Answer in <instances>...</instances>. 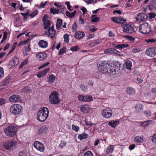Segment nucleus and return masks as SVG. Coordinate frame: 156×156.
I'll return each instance as SVG.
<instances>
[{
  "mask_svg": "<svg viewBox=\"0 0 156 156\" xmlns=\"http://www.w3.org/2000/svg\"><path fill=\"white\" fill-rule=\"evenodd\" d=\"M20 97L17 95H13L9 98V101L11 102L14 103L17 102L19 101Z\"/></svg>",
  "mask_w": 156,
  "mask_h": 156,
  "instance_id": "14",
  "label": "nucleus"
},
{
  "mask_svg": "<svg viewBox=\"0 0 156 156\" xmlns=\"http://www.w3.org/2000/svg\"><path fill=\"white\" fill-rule=\"evenodd\" d=\"M79 48L78 46H75L71 48L70 49V50L73 51H76L79 49Z\"/></svg>",
  "mask_w": 156,
  "mask_h": 156,
  "instance_id": "54",
  "label": "nucleus"
},
{
  "mask_svg": "<svg viewBox=\"0 0 156 156\" xmlns=\"http://www.w3.org/2000/svg\"><path fill=\"white\" fill-rule=\"evenodd\" d=\"M49 70V68H47L44 70L42 72L40 73H38L37 75V76L38 78H40L44 76L47 73Z\"/></svg>",
  "mask_w": 156,
  "mask_h": 156,
  "instance_id": "25",
  "label": "nucleus"
},
{
  "mask_svg": "<svg viewBox=\"0 0 156 156\" xmlns=\"http://www.w3.org/2000/svg\"><path fill=\"white\" fill-rule=\"evenodd\" d=\"M134 140L137 144L142 143L144 141V136H136L135 137Z\"/></svg>",
  "mask_w": 156,
  "mask_h": 156,
  "instance_id": "20",
  "label": "nucleus"
},
{
  "mask_svg": "<svg viewBox=\"0 0 156 156\" xmlns=\"http://www.w3.org/2000/svg\"><path fill=\"white\" fill-rule=\"evenodd\" d=\"M111 20H112L114 22L116 23H121L120 21H122L123 22H125L126 21V20L125 19H123L121 17H114L112 18H111Z\"/></svg>",
  "mask_w": 156,
  "mask_h": 156,
  "instance_id": "21",
  "label": "nucleus"
},
{
  "mask_svg": "<svg viewBox=\"0 0 156 156\" xmlns=\"http://www.w3.org/2000/svg\"><path fill=\"white\" fill-rule=\"evenodd\" d=\"M83 156H94L92 153L90 151H86L84 153Z\"/></svg>",
  "mask_w": 156,
  "mask_h": 156,
  "instance_id": "42",
  "label": "nucleus"
},
{
  "mask_svg": "<svg viewBox=\"0 0 156 156\" xmlns=\"http://www.w3.org/2000/svg\"><path fill=\"white\" fill-rule=\"evenodd\" d=\"M58 93L56 91H53L51 92L49 96V101L50 103L53 104H57L60 101L59 98Z\"/></svg>",
  "mask_w": 156,
  "mask_h": 156,
  "instance_id": "3",
  "label": "nucleus"
},
{
  "mask_svg": "<svg viewBox=\"0 0 156 156\" xmlns=\"http://www.w3.org/2000/svg\"><path fill=\"white\" fill-rule=\"evenodd\" d=\"M125 64L126 69L130 70L132 66L131 62L130 60H127L126 61Z\"/></svg>",
  "mask_w": 156,
  "mask_h": 156,
  "instance_id": "28",
  "label": "nucleus"
},
{
  "mask_svg": "<svg viewBox=\"0 0 156 156\" xmlns=\"http://www.w3.org/2000/svg\"><path fill=\"white\" fill-rule=\"evenodd\" d=\"M34 147L41 152H43L44 150V146L43 144L38 141H35L34 143Z\"/></svg>",
  "mask_w": 156,
  "mask_h": 156,
  "instance_id": "9",
  "label": "nucleus"
},
{
  "mask_svg": "<svg viewBox=\"0 0 156 156\" xmlns=\"http://www.w3.org/2000/svg\"><path fill=\"white\" fill-rule=\"evenodd\" d=\"M59 12L58 9H57L54 8H51L50 9V12L51 13H53V14H58Z\"/></svg>",
  "mask_w": 156,
  "mask_h": 156,
  "instance_id": "38",
  "label": "nucleus"
},
{
  "mask_svg": "<svg viewBox=\"0 0 156 156\" xmlns=\"http://www.w3.org/2000/svg\"><path fill=\"white\" fill-rule=\"evenodd\" d=\"M76 13V11H75L71 13L68 11H67L66 12V14L68 17L69 18H72L75 16Z\"/></svg>",
  "mask_w": 156,
  "mask_h": 156,
  "instance_id": "29",
  "label": "nucleus"
},
{
  "mask_svg": "<svg viewBox=\"0 0 156 156\" xmlns=\"http://www.w3.org/2000/svg\"><path fill=\"white\" fill-rule=\"evenodd\" d=\"M151 140L153 142L156 143V133L152 136Z\"/></svg>",
  "mask_w": 156,
  "mask_h": 156,
  "instance_id": "53",
  "label": "nucleus"
},
{
  "mask_svg": "<svg viewBox=\"0 0 156 156\" xmlns=\"http://www.w3.org/2000/svg\"><path fill=\"white\" fill-rule=\"evenodd\" d=\"M84 35V32L78 31L75 33V37L76 39H80L82 38Z\"/></svg>",
  "mask_w": 156,
  "mask_h": 156,
  "instance_id": "18",
  "label": "nucleus"
},
{
  "mask_svg": "<svg viewBox=\"0 0 156 156\" xmlns=\"http://www.w3.org/2000/svg\"><path fill=\"white\" fill-rule=\"evenodd\" d=\"M31 91V90L28 87H25L22 89V91L25 93H30Z\"/></svg>",
  "mask_w": 156,
  "mask_h": 156,
  "instance_id": "37",
  "label": "nucleus"
},
{
  "mask_svg": "<svg viewBox=\"0 0 156 156\" xmlns=\"http://www.w3.org/2000/svg\"><path fill=\"white\" fill-rule=\"evenodd\" d=\"M65 4L67 5L68 9L70 11H72L73 10L71 9L70 8L71 6L70 5L69 2H66Z\"/></svg>",
  "mask_w": 156,
  "mask_h": 156,
  "instance_id": "51",
  "label": "nucleus"
},
{
  "mask_svg": "<svg viewBox=\"0 0 156 156\" xmlns=\"http://www.w3.org/2000/svg\"><path fill=\"white\" fill-rule=\"evenodd\" d=\"M55 77L53 74H51L49 76L48 82L49 83H52L55 79Z\"/></svg>",
  "mask_w": 156,
  "mask_h": 156,
  "instance_id": "33",
  "label": "nucleus"
},
{
  "mask_svg": "<svg viewBox=\"0 0 156 156\" xmlns=\"http://www.w3.org/2000/svg\"><path fill=\"white\" fill-rule=\"evenodd\" d=\"M48 36L50 37L53 38L55 34V31L54 30V26H52L48 30Z\"/></svg>",
  "mask_w": 156,
  "mask_h": 156,
  "instance_id": "16",
  "label": "nucleus"
},
{
  "mask_svg": "<svg viewBox=\"0 0 156 156\" xmlns=\"http://www.w3.org/2000/svg\"><path fill=\"white\" fill-rule=\"evenodd\" d=\"M28 62V61L27 60H25L23 61L20 64V68H21L23 66L26 65Z\"/></svg>",
  "mask_w": 156,
  "mask_h": 156,
  "instance_id": "49",
  "label": "nucleus"
},
{
  "mask_svg": "<svg viewBox=\"0 0 156 156\" xmlns=\"http://www.w3.org/2000/svg\"><path fill=\"white\" fill-rule=\"evenodd\" d=\"M135 147V144H133L130 145L129 147V149L130 150H133Z\"/></svg>",
  "mask_w": 156,
  "mask_h": 156,
  "instance_id": "58",
  "label": "nucleus"
},
{
  "mask_svg": "<svg viewBox=\"0 0 156 156\" xmlns=\"http://www.w3.org/2000/svg\"><path fill=\"white\" fill-rule=\"evenodd\" d=\"M47 54L44 52H41L36 55L37 58L39 60L42 61L45 59L47 57Z\"/></svg>",
  "mask_w": 156,
  "mask_h": 156,
  "instance_id": "15",
  "label": "nucleus"
},
{
  "mask_svg": "<svg viewBox=\"0 0 156 156\" xmlns=\"http://www.w3.org/2000/svg\"><path fill=\"white\" fill-rule=\"evenodd\" d=\"M66 144V142L64 141H62L60 144L59 145V147L61 148L63 147H65Z\"/></svg>",
  "mask_w": 156,
  "mask_h": 156,
  "instance_id": "47",
  "label": "nucleus"
},
{
  "mask_svg": "<svg viewBox=\"0 0 156 156\" xmlns=\"http://www.w3.org/2000/svg\"><path fill=\"white\" fill-rule=\"evenodd\" d=\"M38 12L37 10H35L33 11L30 15V16L31 17L33 18L37 14Z\"/></svg>",
  "mask_w": 156,
  "mask_h": 156,
  "instance_id": "41",
  "label": "nucleus"
},
{
  "mask_svg": "<svg viewBox=\"0 0 156 156\" xmlns=\"http://www.w3.org/2000/svg\"><path fill=\"white\" fill-rule=\"evenodd\" d=\"M22 107L18 104H14L12 105L9 109L10 112L13 114L16 115L22 112Z\"/></svg>",
  "mask_w": 156,
  "mask_h": 156,
  "instance_id": "6",
  "label": "nucleus"
},
{
  "mask_svg": "<svg viewBox=\"0 0 156 156\" xmlns=\"http://www.w3.org/2000/svg\"><path fill=\"white\" fill-rule=\"evenodd\" d=\"M47 2V1L45 2L44 3L42 2L41 3L40 7L42 8H44V6L46 5Z\"/></svg>",
  "mask_w": 156,
  "mask_h": 156,
  "instance_id": "59",
  "label": "nucleus"
},
{
  "mask_svg": "<svg viewBox=\"0 0 156 156\" xmlns=\"http://www.w3.org/2000/svg\"><path fill=\"white\" fill-rule=\"evenodd\" d=\"M87 135V134L86 133H83L82 134L79 135L78 137L79 139L82 140L86 138Z\"/></svg>",
  "mask_w": 156,
  "mask_h": 156,
  "instance_id": "36",
  "label": "nucleus"
},
{
  "mask_svg": "<svg viewBox=\"0 0 156 156\" xmlns=\"http://www.w3.org/2000/svg\"><path fill=\"white\" fill-rule=\"evenodd\" d=\"M135 112H140L143 110V106L140 104H138L135 106Z\"/></svg>",
  "mask_w": 156,
  "mask_h": 156,
  "instance_id": "24",
  "label": "nucleus"
},
{
  "mask_svg": "<svg viewBox=\"0 0 156 156\" xmlns=\"http://www.w3.org/2000/svg\"><path fill=\"white\" fill-rule=\"evenodd\" d=\"M97 30V29L95 27H92L90 28V30L92 32H94L96 31Z\"/></svg>",
  "mask_w": 156,
  "mask_h": 156,
  "instance_id": "62",
  "label": "nucleus"
},
{
  "mask_svg": "<svg viewBox=\"0 0 156 156\" xmlns=\"http://www.w3.org/2000/svg\"><path fill=\"white\" fill-rule=\"evenodd\" d=\"M12 62L13 63V64L14 65H17L19 63V60L16 58H15L14 59H13Z\"/></svg>",
  "mask_w": 156,
  "mask_h": 156,
  "instance_id": "40",
  "label": "nucleus"
},
{
  "mask_svg": "<svg viewBox=\"0 0 156 156\" xmlns=\"http://www.w3.org/2000/svg\"><path fill=\"white\" fill-rule=\"evenodd\" d=\"M17 143L16 141L13 140H10L5 143L3 146L5 149L11 150L14 148L17 145Z\"/></svg>",
  "mask_w": 156,
  "mask_h": 156,
  "instance_id": "7",
  "label": "nucleus"
},
{
  "mask_svg": "<svg viewBox=\"0 0 156 156\" xmlns=\"http://www.w3.org/2000/svg\"><path fill=\"white\" fill-rule=\"evenodd\" d=\"M139 50L137 48L134 49L132 51V52L134 53H137L138 52H139Z\"/></svg>",
  "mask_w": 156,
  "mask_h": 156,
  "instance_id": "64",
  "label": "nucleus"
},
{
  "mask_svg": "<svg viewBox=\"0 0 156 156\" xmlns=\"http://www.w3.org/2000/svg\"><path fill=\"white\" fill-rule=\"evenodd\" d=\"M104 52L105 53L117 54L119 52V51L115 49L111 48L105 50L104 51Z\"/></svg>",
  "mask_w": 156,
  "mask_h": 156,
  "instance_id": "22",
  "label": "nucleus"
},
{
  "mask_svg": "<svg viewBox=\"0 0 156 156\" xmlns=\"http://www.w3.org/2000/svg\"><path fill=\"white\" fill-rule=\"evenodd\" d=\"M126 92L129 94H133L135 93V90L133 88H128L126 90Z\"/></svg>",
  "mask_w": 156,
  "mask_h": 156,
  "instance_id": "30",
  "label": "nucleus"
},
{
  "mask_svg": "<svg viewBox=\"0 0 156 156\" xmlns=\"http://www.w3.org/2000/svg\"><path fill=\"white\" fill-rule=\"evenodd\" d=\"M72 129L73 130L75 131L76 132H77L79 129V127L76 126L74 124H73L72 126Z\"/></svg>",
  "mask_w": 156,
  "mask_h": 156,
  "instance_id": "46",
  "label": "nucleus"
},
{
  "mask_svg": "<svg viewBox=\"0 0 156 156\" xmlns=\"http://www.w3.org/2000/svg\"><path fill=\"white\" fill-rule=\"evenodd\" d=\"M19 156H26L25 152L24 151H20L19 153Z\"/></svg>",
  "mask_w": 156,
  "mask_h": 156,
  "instance_id": "57",
  "label": "nucleus"
},
{
  "mask_svg": "<svg viewBox=\"0 0 156 156\" xmlns=\"http://www.w3.org/2000/svg\"><path fill=\"white\" fill-rule=\"evenodd\" d=\"M66 51V47H63L62 48V49H60L59 53V55H61L64 53H65Z\"/></svg>",
  "mask_w": 156,
  "mask_h": 156,
  "instance_id": "43",
  "label": "nucleus"
},
{
  "mask_svg": "<svg viewBox=\"0 0 156 156\" xmlns=\"http://www.w3.org/2000/svg\"><path fill=\"white\" fill-rule=\"evenodd\" d=\"M137 16L135 17V19L137 21L139 22L144 21L147 18V15L144 13L138 14Z\"/></svg>",
  "mask_w": 156,
  "mask_h": 156,
  "instance_id": "11",
  "label": "nucleus"
},
{
  "mask_svg": "<svg viewBox=\"0 0 156 156\" xmlns=\"http://www.w3.org/2000/svg\"><path fill=\"white\" fill-rule=\"evenodd\" d=\"M119 120H112L109 122L108 123L109 126L113 128H115L119 124Z\"/></svg>",
  "mask_w": 156,
  "mask_h": 156,
  "instance_id": "19",
  "label": "nucleus"
},
{
  "mask_svg": "<svg viewBox=\"0 0 156 156\" xmlns=\"http://www.w3.org/2000/svg\"><path fill=\"white\" fill-rule=\"evenodd\" d=\"M103 116L106 118H110L112 115V111L110 108H107L103 109L101 112Z\"/></svg>",
  "mask_w": 156,
  "mask_h": 156,
  "instance_id": "8",
  "label": "nucleus"
},
{
  "mask_svg": "<svg viewBox=\"0 0 156 156\" xmlns=\"http://www.w3.org/2000/svg\"><path fill=\"white\" fill-rule=\"evenodd\" d=\"M80 88L81 90L84 92H86L87 90V87L83 85H81L80 87Z\"/></svg>",
  "mask_w": 156,
  "mask_h": 156,
  "instance_id": "52",
  "label": "nucleus"
},
{
  "mask_svg": "<svg viewBox=\"0 0 156 156\" xmlns=\"http://www.w3.org/2000/svg\"><path fill=\"white\" fill-rule=\"evenodd\" d=\"M114 147L113 146H109L106 149V152L107 154H110L112 153L114 150Z\"/></svg>",
  "mask_w": 156,
  "mask_h": 156,
  "instance_id": "35",
  "label": "nucleus"
},
{
  "mask_svg": "<svg viewBox=\"0 0 156 156\" xmlns=\"http://www.w3.org/2000/svg\"><path fill=\"white\" fill-rule=\"evenodd\" d=\"M17 131L16 128L14 126H10L4 130L5 134L9 136L12 137L15 135Z\"/></svg>",
  "mask_w": 156,
  "mask_h": 156,
  "instance_id": "5",
  "label": "nucleus"
},
{
  "mask_svg": "<svg viewBox=\"0 0 156 156\" xmlns=\"http://www.w3.org/2000/svg\"><path fill=\"white\" fill-rule=\"evenodd\" d=\"M50 64V63L49 62H46L44 64L42 65V66H40L39 67L38 69H42L44 67H46L47 66H48L49 65V64Z\"/></svg>",
  "mask_w": 156,
  "mask_h": 156,
  "instance_id": "48",
  "label": "nucleus"
},
{
  "mask_svg": "<svg viewBox=\"0 0 156 156\" xmlns=\"http://www.w3.org/2000/svg\"><path fill=\"white\" fill-rule=\"evenodd\" d=\"M145 115L147 117H150L151 115V112L150 110H147L144 112Z\"/></svg>",
  "mask_w": 156,
  "mask_h": 156,
  "instance_id": "39",
  "label": "nucleus"
},
{
  "mask_svg": "<svg viewBox=\"0 0 156 156\" xmlns=\"http://www.w3.org/2000/svg\"><path fill=\"white\" fill-rule=\"evenodd\" d=\"M139 31L142 34H148L151 31V26L146 23H142L140 26Z\"/></svg>",
  "mask_w": 156,
  "mask_h": 156,
  "instance_id": "4",
  "label": "nucleus"
},
{
  "mask_svg": "<svg viewBox=\"0 0 156 156\" xmlns=\"http://www.w3.org/2000/svg\"><path fill=\"white\" fill-rule=\"evenodd\" d=\"M48 113V109L47 108H41L37 113V119L41 122H44L47 118Z\"/></svg>",
  "mask_w": 156,
  "mask_h": 156,
  "instance_id": "2",
  "label": "nucleus"
},
{
  "mask_svg": "<svg viewBox=\"0 0 156 156\" xmlns=\"http://www.w3.org/2000/svg\"><path fill=\"white\" fill-rule=\"evenodd\" d=\"M48 130V128L46 126H42L39 128L38 131V133L40 134L44 133L46 132Z\"/></svg>",
  "mask_w": 156,
  "mask_h": 156,
  "instance_id": "23",
  "label": "nucleus"
},
{
  "mask_svg": "<svg viewBox=\"0 0 156 156\" xmlns=\"http://www.w3.org/2000/svg\"><path fill=\"white\" fill-rule=\"evenodd\" d=\"M5 103V100L3 98H0V106L4 104Z\"/></svg>",
  "mask_w": 156,
  "mask_h": 156,
  "instance_id": "55",
  "label": "nucleus"
},
{
  "mask_svg": "<svg viewBox=\"0 0 156 156\" xmlns=\"http://www.w3.org/2000/svg\"><path fill=\"white\" fill-rule=\"evenodd\" d=\"M95 43V42L94 41H92L89 44V46L91 47H94L96 45V43Z\"/></svg>",
  "mask_w": 156,
  "mask_h": 156,
  "instance_id": "50",
  "label": "nucleus"
},
{
  "mask_svg": "<svg viewBox=\"0 0 156 156\" xmlns=\"http://www.w3.org/2000/svg\"><path fill=\"white\" fill-rule=\"evenodd\" d=\"M123 29L124 32L128 34L132 33L135 31L134 26L131 25H127L124 27Z\"/></svg>",
  "mask_w": 156,
  "mask_h": 156,
  "instance_id": "12",
  "label": "nucleus"
},
{
  "mask_svg": "<svg viewBox=\"0 0 156 156\" xmlns=\"http://www.w3.org/2000/svg\"><path fill=\"white\" fill-rule=\"evenodd\" d=\"M38 45L41 48H45L47 47L48 43L46 41L41 40L39 41Z\"/></svg>",
  "mask_w": 156,
  "mask_h": 156,
  "instance_id": "17",
  "label": "nucleus"
},
{
  "mask_svg": "<svg viewBox=\"0 0 156 156\" xmlns=\"http://www.w3.org/2000/svg\"><path fill=\"white\" fill-rule=\"evenodd\" d=\"M62 25V20L60 19H58L56 24V28L58 30L59 29Z\"/></svg>",
  "mask_w": 156,
  "mask_h": 156,
  "instance_id": "27",
  "label": "nucleus"
},
{
  "mask_svg": "<svg viewBox=\"0 0 156 156\" xmlns=\"http://www.w3.org/2000/svg\"><path fill=\"white\" fill-rule=\"evenodd\" d=\"M81 111L83 112L86 113H87L89 110L88 106L87 105L81 106L80 108Z\"/></svg>",
  "mask_w": 156,
  "mask_h": 156,
  "instance_id": "26",
  "label": "nucleus"
},
{
  "mask_svg": "<svg viewBox=\"0 0 156 156\" xmlns=\"http://www.w3.org/2000/svg\"><path fill=\"white\" fill-rule=\"evenodd\" d=\"M151 122V120L146 121L144 122H142L140 124V126L144 127H146Z\"/></svg>",
  "mask_w": 156,
  "mask_h": 156,
  "instance_id": "34",
  "label": "nucleus"
},
{
  "mask_svg": "<svg viewBox=\"0 0 156 156\" xmlns=\"http://www.w3.org/2000/svg\"><path fill=\"white\" fill-rule=\"evenodd\" d=\"M100 19L99 18H98L97 17H94V18H93L92 19V20L91 21L92 22H97L99 21V20Z\"/></svg>",
  "mask_w": 156,
  "mask_h": 156,
  "instance_id": "56",
  "label": "nucleus"
},
{
  "mask_svg": "<svg viewBox=\"0 0 156 156\" xmlns=\"http://www.w3.org/2000/svg\"><path fill=\"white\" fill-rule=\"evenodd\" d=\"M145 54L150 57H154L156 55V48L154 47L147 49L145 51Z\"/></svg>",
  "mask_w": 156,
  "mask_h": 156,
  "instance_id": "10",
  "label": "nucleus"
},
{
  "mask_svg": "<svg viewBox=\"0 0 156 156\" xmlns=\"http://www.w3.org/2000/svg\"><path fill=\"white\" fill-rule=\"evenodd\" d=\"M4 72L3 69L2 67H0V79L4 76Z\"/></svg>",
  "mask_w": 156,
  "mask_h": 156,
  "instance_id": "44",
  "label": "nucleus"
},
{
  "mask_svg": "<svg viewBox=\"0 0 156 156\" xmlns=\"http://www.w3.org/2000/svg\"><path fill=\"white\" fill-rule=\"evenodd\" d=\"M43 22L44 25V29H47L48 28L49 29V28H51L50 27L51 22L49 20H48L44 21Z\"/></svg>",
  "mask_w": 156,
  "mask_h": 156,
  "instance_id": "31",
  "label": "nucleus"
},
{
  "mask_svg": "<svg viewBox=\"0 0 156 156\" xmlns=\"http://www.w3.org/2000/svg\"><path fill=\"white\" fill-rule=\"evenodd\" d=\"M64 38L65 42L67 43L69 42V40L68 35L67 34H65L64 36Z\"/></svg>",
  "mask_w": 156,
  "mask_h": 156,
  "instance_id": "45",
  "label": "nucleus"
},
{
  "mask_svg": "<svg viewBox=\"0 0 156 156\" xmlns=\"http://www.w3.org/2000/svg\"><path fill=\"white\" fill-rule=\"evenodd\" d=\"M96 45L97 44H99L101 42V40L98 39L94 41Z\"/></svg>",
  "mask_w": 156,
  "mask_h": 156,
  "instance_id": "60",
  "label": "nucleus"
},
{
  "mask_svg": "<svg viewBox=\"0 0 156 156\" xmlns=\"http://www.w3.org/2000/svg\"><path fill=\"white\" fill-rule=\"evenodd\" d=\"M156 41V40L155 39H154L153 38L151 39H150L146 41L148 43L150 42H153Z\"/></svg>",
  "mask_w": 156,
  "mask_h": 156,
  "instance_id": "61",
  "label": "nucleus"
},
{
  "mask_svg": "<svg viewBox=\"0 0 156 156\" xmlns=\"http://www.w3.org/2000/svg\"><path fill=\"white\" fill-rule=\"evenodd\" d=\"M98 70L102 73H106L110 75H119L122 73L124 67L118 62L110 66L105 61L99 62L97 64Z\"/></svg>",
  "mask_w": 156,
  "mask_h": 156,
  "instance_id": "1",
  "label": "nucleus"
},
{
  "mask_svg": "<svg viewBox=\"0 0 156 156\" xmlns=\"http://www.w3.org/2000/svg\"><path fill=\"white\" fill-rule=\"evenodd\" d=\"M156 15L155 14L153 13H152L150 14L149 17L150 18L152 19Z\"/></svg>",
  "mask_w": 156,
  "mask_h": 156,
  "instance_id": "63",
  "label": "nucleus"
},
{
  "mask_svg": "<svg viewBox=\"0 0 156 156\" xmlns=\"http://www.w3.org/2000/svg\"><path fill=\"white\" fill-rule=\"evenodd\" d=\"M78 98L79 100L81 101H90L93 100L92 97L90 96H84L80 95L78 96Z\"/></svg>",
  "mask_w": 156,
  "mask_h": 156,
  "instance_id": "13",
  "label": "nucleus"
},
{
  "mask_svg": "<svg viewBox=\"0 0 156 156\" xmlns=\"http://www.w3.org/2000/svg\"><path fill=\"white\" fill-rule=\"evenodd\" d=\"M129 45L128 44H118L116 46V48L118 49H122L128 47Z\"/></svg>",
  "mask_w": 156,
  "mask_h": 156,
  "instance_id": "32",
  "label": "nucleus"
}]
</instances>
